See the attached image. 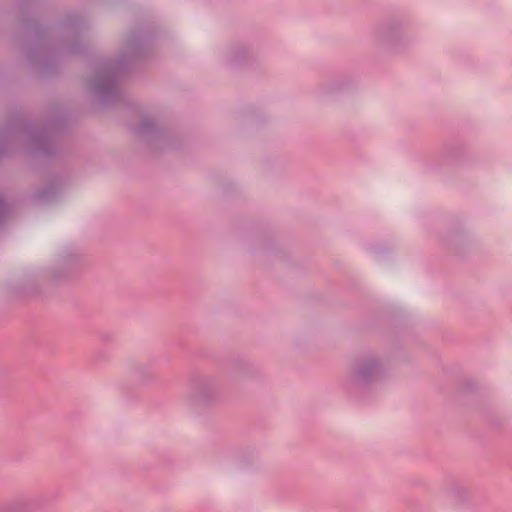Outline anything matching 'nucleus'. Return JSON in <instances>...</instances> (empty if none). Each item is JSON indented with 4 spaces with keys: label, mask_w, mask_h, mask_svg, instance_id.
<instances>
[{
    "label": "nucleus",
    "mask_w": 512,
    "mask_h": 512,
    "mask_svg": "<svg viewBox=\"0 0 512 512\" xmlns=\"http://www.w3.org/2000/svg\"><path fill=\"white\" fill-rule=\"evenodd\" d=\"M195 397L202 402L215 400L220 394L218 381L209 376H201L194 382Z\"/></svg>",
    "instance_id": "7ed1b4c3"
},
{
    "label": "nucleus",
    "mask_w": 512,
    "mask_h": 512,
    "mask_svg": "<svg viewBox=\"0 0 512 512\" xmlns=\"http://www.w3.org/2000/svg\"><path fill=\"white\" fill-rule=\"evenodd\" d=\"M10 212L9 205L0 198V223L4 221Z\"/></svg>",
    "instance_id": "423d86ee"
},
{
    "label": "nucleus",
    "mask_w": 512,
    "mask_h": 512,
    "mask_svg": "<svg viewBox=\"0 0 512 512\" xmlns=\"http://www.w3.org/2000/svg\"><path fill=\"white\" fill-rule=\"evenodd\" d=\"M34 503L29 498H16L6 502H0V512H31Z\"/></svg>",
    "instance_id": "20e7f679"
},
{
    "label": "nucleus",
    "mask_w": 512,
    "mask_h": 512,
    "mask_svg": "<svg viewBox=\"0 0 512 512\" xmlns=\"http://www.w3.org/2000/svg\"><path fill=\"white\" fill-rule=\"evenodd\" d=\"M32 132L31 152L35 155L48 156L56 150V134L57 130H29Z\"/></svg>",
    "instance_id": "f03ea898"
},
{
    "label": "nucleus",
    "mask_w": 512,
    "mask_h": 512,
    "mask_svg": "<svg viewBox=\"0 0 512 512\" xmlns=\"http://www.w3.org/2000/svg\"><path fill=\"white\" fill-rule=\"evenodd\" d=\"M4 152V148L2 146H0V154H2Z\"/></svg>",
    "instance_id": "0eeeda50"
},
{
    "label": "nucleus",
    "mask_w": 512,
    "mask_h": 512,
    "mask_svg": "<svg viewBox=\"0 0 512 512\" xmlns=\"http://www.w3.org/2000/svg\"><path fill=\"white\" fill-rule=\"evenodd\" d=\"M57 189L55 185H49L41 190H39L35 197L39 201H48L51 200L56 195Z\"/></svg>",
    "instance_id": "39448f33"
},
{
    "label": "nucleus",
    "mask_w": 512,
    "mask_h": 512,
    "mask_svg": "<svg viewBox=\"0 0 512 512\" xmlns=\"http://www.w3.org/2000/svg\"><path fill=\"white\" fill-rule=\"evenodd\" d=\"M383 375V368L379 360L372 355L357 359L346 378V387L349 391L369 385L379 380Z\"/></svg>",
    "instance_id": "f257e3e1"
}]
</instances>
